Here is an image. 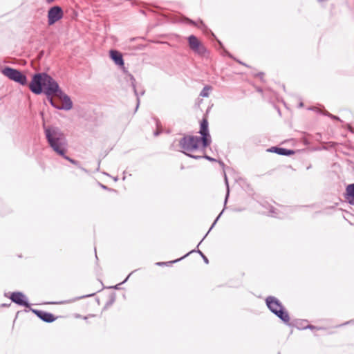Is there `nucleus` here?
<instances>
[{"instance_id": "nucleus-3", "label": "nucleus", "mask_w": 354, "mask_h": 354, "mask_svg": "<svg viewBox=\"0 0 354 354\" xmlns=\"http://www.w3.org/2000/svg\"><path fill=\"white\" fill-rule=\"evenodd\" d=\"M202 142L201 137L194 136H185L179 141V145L182 152L187 156L196 160L202 158L201 155H194L191 153L197 151Z\"/></svg>"}, {"instance_id": "nucleus-7", "label": "nucleus", "mask_w": 354, "mask_h": 354, "mask_svg": "<svg viewBox=\"0 0 354 354\" xmlns=\"http://www.w3.org/2000/svg\"><path fill=\"white\" fill-rule=\"evenodd\" d=\"M48 24L52 26L63 18L64 12L59 6L51 7L48 11Z\"/></svg>"}, {"instance_id": "nucleus-6", "label": "nucleus", "mask_w": 354, "mask_h": 354, "mask_svg": "<svg viewBox=\"0 0 354 354\" xmlns=\"http://www.w3.org/2000/svg\"><path fill=\"white\" fill-rule=\"evenodd\" d=\"M187 40L192 50L200 56H205L207 49L196 36L190 35Z\"/></svg>"}, {"instance_id": "nucleus-12", "label": "nucleus", "mask_w": 354, "mask_h": 354, "mask_svg": "<svg viewBox=\"0 0 354 354\" xmlns=\"http://www.w3.org/2000/svg\"><path fill=\"white\" fill-rule=\"evenodd\" d=\"M345 198L351 205H354V183L346 187Z\"/></svg>"}, {"instance_id": "nucleus-25", "label": "nucleus", "mask_w": 354, "mask_h": 354, "mask_svg": "<svg viewBox=\"0 0 354 354\" xmlns=\"http://www.w3.org/2000/svg\"><path fill=\"white\" fill-rule=\"evenodd\" d=\"M330 117H331L333 119H335V120H339V118L337 117V116H335V115H333L331 114H328Z\"/></svg>"}, {"instance_id": "nucleus-22", "label": "nucleus", "mask_w": 354, "mask_h": 354, "mask_svg": "<svg viewBox=\"0 0 354 354\" xmlns=\"http://www.w3.org/2000/svg\"><path fill=\"white\" fill-rule=\"evenodd\" d=\"M202 158H205V159H207V160H208L209 161H212V162H215L216 161V160L214 158H211V157H209V156H208L207 155L202 156Z\"/></svg>"}, {"instance_id": "nucleus-30", "label": "nucleus", "mask_w": 354, "mask_h": 354, "mask_svg": "<svg viewBox=\"0 0 354 354\" xmlns=\"http://www.w3.org/2000/svg\"><path fill=\"white\" fill-rule=\"evenodd\" d=\"M165 264V263H158V265Z\"/></svg>"}, {"instance_id": "nucleus-10", "label": "nucleus", "mask_w": 354, "mask_h": 354, "mask_svg": "<svg viewBox=\"0 0 354 354\" xmlns=\"http://www.w3.org/2000/svg\"><path fill=\"white\" fill-rule=\"evenodd\" d=\"M10 298L12 301L19 306L26 307L30 306L28 302L25 299V295L21 292H12Z\"/></svg>"}, {"instance_id": "nucleus-13", "label": "nucleus", "mask_w": 354, "mask_h": 354, "mask_svg": "<svg viewBox=\"0 0 354 354\" xmlns=\"http://www.w3.org/2000/svg\"><path fill=\"white\" fill-rule=\"evenodd\" d=\"M110 56L111 59L114 61L115 64L118 66H123L124 65V60L122 58V54L115 50H111L110 51Z\"/></svg>"}, {"instance_id": "nucleus-19", "label": "nucleus", "mask_w": 354, "mask_h": 354, "mask_svg": "<svg viewBox=\"0 0 354 354\" xmlns=\"http://www.w3.org/2000/svg\"><path fill=\"white\" fill-rule=\"evenodd\" d=\"M225 183L227 186V194L225 196V203H226L227 198L229 196L230 189H229V185H228V180L226 174H225Z\"/></svg>"}, {"instance_id": "nucleus-9", "label": "nucleus", "mask_w": 354, "mask_h": 354, "mask_svg": "<svg viewBox=\"0 0 354 354\" xmlns=\"http://www.w3.org/2000/svg\"><path fill=\"white\" fill-rule=\"evenodd\" d=\"M57 97H59V99H61L63 102V104L62 106H56L57 109H59V110L64 109V110L68 111L72 109L73 102H72L71 98L69 97L68 95L65 94L62 91V94H59V93L57 94Z\"/></svg>"}, {"instance_id": "nucleus-27", "label": "nucleus", "mask_w": 354, "mask_h": 354, "mask_svg": "<svg viewBox=\"0 0 354 354\" xmlns=\"http://www.w3.org/2000/svg\"><path fill=\"white\" fill-rule=\"evenodd\" d=\"M307 328H308L310 329H313V328H315V326L313 325H308Z\"/></svg>"}, {"instance_id": "nucleus-8", "label": "nucleus", "mask_w": 354, "mask_h": 354, "mask_svg": "<svg viewBox=\"0 0 354 354\" xmlns=\"http://www.w3.org/2000/svg\"><path fill=\"white\" fill-rule=\"evenodd\" d=\"M199 133L201 135V139L203 148L207 147L211 143L210 136L208 131V122L207 119H203L201 122V129Z\"/></svg>"}, {"instance_id": "nucleus-15", "label": "nucleus", "mask_w": 354, "mask_h": 354, "mask_svg": "<svg viewBox=\"0 0 354 354\" xmlns=\"http://www.w3.org/2000/svg\"><path fill=\"white\" fill-rule=\"evenodd\" d=\"M212 90V87L211 86L207 85L205 86L201 91L200 95L204 97H207L209 95V91Z\"/></svg>"}, {"instance_id": "nucleus-20", "label": "nucleus", "mask_w": 354, "mask_h": 354, "mask_svg": "<svg viewBox=\"0 0 354 354\" xmlns=\"http://www.w3.org/2000/svg\"><path fill=\"white\" fill-rule=\"evenodd\" d=\"M47 98H48V100L49 101L50 104L53 107H55V108L56 109V106H59V105H57V104L55 103V102H54V100H53V99L52 96L47 97Z\"/></svg>"}, {"instance_id": "nucleus-17", "label": "nucleus", "mask_w": 354, "mask_h": 354, "mask_svg": "<svg viewBox=\"0 0 354 354\" xmlns=\"http://www.w3.org/2000/svg\"><path fill=\"white\" fill-rule=\"evenodd\" d=\"M223 213V211L219 214V215L216 217V218L215 219V221H214V223H212L211 227L209 228V231L207 232V233L205 235V236L203 237V239L201 241V242L199 243L198 245L201 244V243L203 241V239L207 236V235L208 234V233L209 232V231L214 227V226L215 225V224L216 223L217 221L218 220V218H220L221 215Z\"/></svg>"}, {"instance_id": "nucleus-26", "label": "nucleus", "mask_w": 354, "mask_h": 354, "mask_svg": "<svg viewBox=\"0 0 354 354\" xmlns=\"http://www.w3.org/2000/svg\"><path fill=\"white\" fill-rule=\"evenodd\" d=\"M183 258V257L180 258V259H178L175 260V261H170L169 263H175V262H177V261H180V259H182Z\"/></svg>"}, {"instance_id": "nucleus-18", "label": "nucleus", "mask_w": 354, "mask_h": 354, "mask_svg": "<svg viewBox=\"0 0 354 354\" xmlns=\"http://www.w3.org/2000/svg\"><path fill=\"white\" fill-rule=\"evenodd\" d=\"M62 156V157H63L64 159H66V160H68L70 162H71L72 164H73V165H78V164H79V162H78V161H77V160H74V159H72V158H71L70 157L67 156L66 155V153H64V156Z\"/></svg>"}, {"instance_id": "nucleus-31", "label": "nucleus", "mask_w": 354, "mask_h": 354, "mask_svg": "<svg viewBox=\"0 0 354 354\" xmlns=\"http://www.w3.org/2000/svg\"><path fill=\"white\" fill-rule=\"evenodd\" d=\"M200 24H201V25H203V21H200Z\"/></svg>"}, {"instance_id": "nucleus-23", "label": "nucleus", "mask_w": 354, "mask_h": 354, "mask_svg": "<svg viewBox=\"0 0 354 354\" xmlns=\"http://www.w3.org/2000/svg\"><path fill=\"white\" fill-rule=\"evenodd\" d=\"M45 1H46V3L51 4V3H54L56 0H45Z\"/></svg>"}, {"instance_id": "nucleus-1", "label": "nucleus", "mask_w": 354, "mask_h": 354, "mask_svg": "<svg viewBox=\"0 0 354 354\" xmlns=\"http://www.w3.org/2000/svg\"><path fill=\"white\" fill-rule=\"evenodd\" d=\"M30 90L35 94L44 93L47 97L62 94L57 82L46 73H36L33 75L29 84Z\"/></svg>"}, {"instance_id": "nucleus-5", "label": "nucleus", "mask_w": 354, "mask_h": 354, "mask_svg": "<svg viewBox=\"0 0 354 354\" xmlns=\"http://www.w3.org/2000/svg\"><path fill=\"white\" fill-rule=\"evenodd\" d=\"M2 73L10 80L19 83L21 85H26L27 83L26 76L17 69L7 66L2 70Z\"/></svg>"}, {"instance_id": "nucleus-16", "label": "nucleus", "mask_w": 354, "mask_h": 354, "mask_svg": "<svg viewBox=\"0 0 354 354\" xmlns=\"http://www.w3.org/2000/svg\"><path fill=\"white\" fill-rule=\"evenodd\" d=\"M131 80H132L131 82V84H132V86H133V91H134V93H135V95H136L137 97V106H136V109L138 108V106L140 104V97H139V95L138 94V92H137V90H136V84H135V78L131 76Z\"/></svg>"}, {"instance_id": "nucleus-24", "label": "nucleus", "mask_w": 354, "mask_h": 354, "mask_svg": "<svg viewBox=\"0 0 354 354\" xmlns=\"http://www.w3.org/2000/svg\"><path fill=\"white\" fill-rule=\"evenodd\" d=\"M188 21H189V23L190 24H192V25H194V26H198L196 22H194V21H192L191 19H188Z\"/></svg>"}, {"instance_id": "nucleus-28", "label": "nucleus", "mask_w": 354, "mask_h": 354, "mask_svg": "<svg viewBox=\"0 0 354 354\" xmlns=\"http://www.w3.org/2000/svg\"><path fill=\"white\" fill-rule=\"evenodd\" d=\"M154 135H155L156 136H158V135H159V132H158V131H156V132L154 133Z\"/></svg>"}, {"instance_id": "nucleus-14", "label": "nucleus", "mask_w": 354, "mask_h": 354, "mask_svg": "<svg viewBox=\"0 0 354 354\" xmlns=\"http://www.w3.org/2000/svg\"><path fill=\"white\" fill-rule=\"evenodd\" d=\"M268 151H271V152H274L279 155H282V156H290V155L294 154V153H295L294 151H292V150L287 149L281 148V147H272Z\"/></svg>"}, {"instance_id": "nucleus-2", "label": "nucleus", "mask_w": 354, "mask_h": 354, "mask_svg": "<svg viewBox=\"0 0 354 354\" xmlns=\"http://www.w3.org/2000/svg\"><path fill=\"white\" fill-rule=\"evenodd\" d=\"M44 130L49 146L56 153L64 156L68 148V141L64 132L53 126H44Z\"/></svg>"}, {"instance_id": "nucleus-11", "label": "nucleus", "mask_w": 354, "mask_h": 354, "mask_svg": "<svg viewBox=\"0 0 354 354\" xmlns=\"http://www.w3.org/2000/svg\"><path fill=\"white\" fill-rule=\"evenodd\" d=\"M32 312L44 322L50 323L55 320V316L50 313L39 310H32Z\"/></svg>"}, {"instance_id": "nucleus-29", "label": "nucleus", "mask_w": 354, "mask_h": 354, "mask_svg": "<svg viewBox=\"0 0 354 354\" xmlns=\"http://www.w3.org/2000/svg\"><path fill=\"white\" fill-rule=\"evenodd\" d=\"M144 93H145V91H143L141 92L140 95H142Z\"/></svg>"}, {"instance_id": "nucleus-21", "label": "nucleus", "mask_w": 354, "mask_h": 354, "mask_svg": "<svg viewBox=\"0 0 354 354\" xmlns=\"http://www.w3.org/2000/svg\"><path fill=\"white\" fill-rule=\"evenodd\" d=\"M198 252L201 254V256L202 257V258L203 259L204 261L206 263H209V260L206 257V256H205L203 254V253L202 252H201L200 250H198Z\"/></svg>"}, {"instance_id": "nucleus-4", "label": "nucleus", "mask_w": 354, "mask_h": 354, "mask_svg": "<svg viewBox=\"0 0 354 354\" xmlns=\"http://www.w3.org/2000/svg\"><path fill=\"white\" fill-rule=\"evenodd\" d=\"M268 308L281 319L284 323L288 324L290 322V316L288 313L285 310L281 303L276 297L269 296L266 299Z\"/></svg>"}]
</instances>
